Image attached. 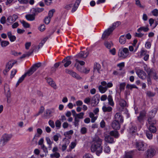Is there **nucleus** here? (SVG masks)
I'll return each instance as SVG.
<instances>
[{
	"mask_svg": "<svg viewBox=\"0 0 158 158\" xmlns=\"http://www.w3.org/2000/svg\"><path fill=\"white\" fill-rule=\"evenodd\" d=\"M102 139L98 136L94 137L93 139L91 150L92 152H96V154L99 156L102 151Z\"/></svg>",
	"mask_w": 158,
	"mask_h": 158,
	"instance_id": "1",
	"label": "nucleus"
},
{
	"mask_svg": "<svg viewBox=\"0 0 158 158\" xmlns=\"http://www.w3.org/2000/svg\"><path fill=\"white\" fill-rule=\"evenodd\" d=\"M121 24L119 21H117L113 23L112 26L110 27L107 30H106L102 36V38L104 39L107 38L108 36L113 32L114 30L117 27H118Z\"/></svg>",
	"mask_w": 158,
	"mask_h": 158,
	"instance_id": "2",
	"label": "nucleus"
},
{
	"mask_svg": "<svg viewBox=\"0 0 158 158\" xmlns=\"http://www.w3.org/2000/svg\"><path fill=\"white\" fill-rule=\"evenodd\" d=\"M12 135L7 134H3L1 137L0 146L3 147L9 141L12 137Z\"/></svg>",
	"mask_w": 158,
	"mask_h": 158,
	"instance_id": "3",
	"label": "nucleus"
},
{
	"mask_svg": "<svg viewBox=\"0 0 158 158\" xmlns=\"http://www.w3.org/2000/svg\"><path fill=\"white\" fill-rule=\"evenodd\" d=\"M129 53L128 49L125 48L119 49L118 55L119 57L122 59H125L128 56Z\"/></svg>",
	"mask_w": 158,
	"mask_h": 158,
	"instance_id": "4",
	"label": "nucleus"
},
{
	"mask_svg": "<svg viewBox=\"0 0 158 158\" xmlns=\"http://www.w3.org/2000/svg\"><path fill=\"white\" fill-rule=\"evenodd\" d=\"M136 148L139 151H144L146 148L144 143L142 141H137L135 143Z\"/></svg>",
	"mask_w": 158,
	"mask_h": 158,
	"instance_id": "5",
	"label": "nucleus"
},
{
	"mask_svg": "<svg viewBox=\"0 0 158 158\" xmlns=\"http://www.w3.org/2000/svg\"><path fill=\"white\" fill-rule=\"evenodd\" d=\"M89 52L88 51H82L80 52L75 57L76 58L79 59H82L86 58L88 56Z\"/></svg>",
	"mask_w": 158,
	"mask_h": 158,
	"instance_id": "6",
	"label": "nucleus"
},
{
	"mask_svg": "<svg viewBox=\"0 0 158 158\" xmlns=\"http://www.w3.org/2000/svg\"><path fill=\"white\" fill-rule=\"evenodd\" d=\"M156 151L153 148H150L147 150L145 152V157L146 158H151L155 154Z\"/></svg>",
	"mask_w": 158,
	"mask_h": 158,
	"instance_id": "7",
	"label": "nucleus"
},
{
	"mask_svg": "<svg viewBox=\"0 0 158 158\" xmlns=\"http://www.w3.org/2000/svg\"><path fill=\"white\" fill-rule=\"evenodd\" d=\"M136 73L138 76L142 79H144L146 77V74L143 70L135 69Z\"/></svg>",
	"mask_w": 158,
	"mask_h": 158,
	"instance_id": "8",
	"label": "nucleus"
},
{
	"mask_svg": "<svg viewBox=\"0 0 158 158\" xmlns=\"http://www.w3.org/2000/svg\"><path fill=\"white\" fill-rule=\"evenodd\" d=\"M18 18V15L16 14H14L12 15L9 16L7 19V22L10 24H12L15 22Z\"/></svg>",
	"mask_w": 158,
	"mask_h": 158,
	"instance_id": "9",
	"label": "nucleus"
},
{
	"mask_svg": "<svg viewBox=\"0 0 158 158\" xmlns=\"http://www.w3.org/2000/svg\"><path fill=\"white\" fill-rule=\"evenodd\" d=\"M15 64V63L13 61H9L6 65L5 69L3 73L5 74V72L6 73L8 72L12 68Z\"/></svg>",
	"mask_w": 158,
	"mask_h": 158,
	"instance_id": "10",
	"label": "nucleus"
},
{
	"mask_svg": "<svg viewBox=\"0 0 158 158\" xmlns=\"http://www.w3.org/2000/svg\"><path fill=\"white\" fill-rule=\"evenodd\" d=\"M128 131L130 135L134 136L136 134L137 127L135 126L131 125L128 130Z\"/></svg>",
	"mask_w": 158,
	"mask_h": 158,
	"instance_id": "11",
	"label": "nucleus"
},
{
	"mask_svg": "<svg viewBox=\"0 0 158 158\" xmlns=\"http://www.w3.org/2000/svg\"><path fill=\"white\" fill-rule=\"evenodd\" d=\"M70 59V56H68L62 60V62L64 63V65L65 67H68L71 64L72 62Z\"/></svg>",
	"mask_w": 158,
	"mask_h": 158,
	"instance_id": "12",
	"label": "nucleus"
},
{
	"mask_svg": "<svg viewBox=\"0 0 158 158\" xmlns=\"http://www.w3.org/2000/svg\"><path fill=\"white\" fill-rule=\"evenodd\" d=\"M115 120L120 123H123V119L121 114L120 113H117L114 115Z\"/></svg>",
	"mask_w": 158,
	"mask_h": 158,
	"instance_id": "13",
	"label": "nucleus"
},
{
	"mask_svg": "<svg viewBox=\"0 0 158 158\" xmlns=\"http://www.w3.org/2000/svg\"><path fill=\"white\" fill-rule=\"evenodd\" d=\"M54 112V110L47 109L46 110L44 114V117L45 118H50L51 116V114Z\"/></svg>",
	"mask_w": 158,
	"mask_h": 158,
	"instance_id": "14",
	"label": "nucleus"
},
{
	"mask_svg": "<svg viewBox=\"0 0 158 158\" xmlns=\"http://www.w3.org/2000/svg\"><path fill=\"white\" fill-rule=\"evenodd\" d=\"M46 79L47 82L51 86V87L53 88L54 89H57V87L56 85L52 78H47Z\"/></svg>",
	"mask_w": 158,
	"mask_h": 158,
	"instance_id": "15",
	"label": "nucleus"
},
{
	"mask_svg": "<svg viewBox=\"0 0 158 158\" xmlns=\"http://www.w3.org/2000/svg\"><path fill=\"white\" fill-rule=\"evenodd\" d=\"M120 122L114 120L112 123V127L113 129L115 130H119L120 128Z\"/></svg>",
	"mask_w": 158,
	"mask_h": 158,
	"instance_id": "16",
	"label": "nucleus"
},
{
	"mask_svg": "<svg viewBox=\"0 0 158 158\" xmlns=\"http://www.w3.org/2000/svg\"><path fill=\"white\" fill-rule=\"evenodd\" d=\"M146 115V112L145 110H142L140 112L139 116L137 117L138 120L140 122L142 121Z\"/></svg>",
	"mask_w": 158,
	"mask_h": 158,
	"instance_id": "17",
	"label": "nucleus"
},
{
	"mask_svg": "<svg viewBox=\"0 0 158 158\" xmlns=\"http://www.w3.org/2000/svg\"><path fill=\"white\" fill-rule=\"evenodd\" d=\"M105 140L107 143H114V139L110 135H106L105 137Z\"/></svg>",
	"mask_w": 158,
	"mask_h": 158,
	"instance_id": "18",
	"label": "nucleus"
},
{
	"mask_svg": "<svg viewBox=\"0 0 158 158\" xmlns=\"http://www.w3.org/2000/svg\"><path fill=\"white\" fill-rule=\"evenodd\" d=\"M64 140L65 142L62 146L61 149L62 151H64L66 150L68 146L70 143L69 140V139H66V138L64 139L63 140Z\"/></svg>",
	"mask_w": 158,
	"mask_h": 158,
	"instance_id": "19",
	"label": "nucleus"
},
{
	"mask_svg": "<svg viewBox=\"0 0 158 158\" xmlns=\"http://www.w3.org/2000/svg\"><path fill=\"white\" fill-rule=\"evenodd\" d=\"M81 0H76L75 3L73 6V8L72 10V12H74L77 9Z\"/></svg>",
	"mask_w": 158,
	"mask_h": 158,
	"instance_id": "20",
	"label": "nucleus"
},
{
	"mask_svg": "<svg viewBox=\"0 0 158 158\" xmlns=\"http://www.w3.org/2000/svg\"><path fill=\"white\" fill-rule=\"evenodd\" d=\"M7 35L10 41L11 42H14L16 40V37L14 35H13L11 31H9L7 33Z\"/></svg>",
	"mask_w": 158,
	"mask_h": 158,
	"instance_id": "21",
	"label": "nucleus"
},
{
	"mask_svg": "<svg viewBox=\"0 0 158 158\" xmlns=\"http://www.w3.org/2000/svg\"><path fill=\"white\" fill-rule=\"evenodd\" d=\"M101 69V66L97 62L94 63L93 67V71L94 72L96 70L98 73H100Z\"/></svg>",
	"mask_w": 158,
	"mask_h": 158,
	"instance_id": "22",
	"label": "nucleus"
},
{
	"mask_svg": "<svg viewBox=\"0 0 158 158\" xmlns=\"http://www.w3.org/2000/svg\"><path fill=\"white\" fill-rule=\"evenodd\" d=\"M148 26V25L146 27H141L137 29V31L139 32H140L142 31L144 32H148L149 30Z\"/></svg>",
	"mask_w": 158,
	"mask_h": 158,
	"instance_id": "23",
	"label": "nucleus"
},
{
	"mask_svg": "<svg viewBox=\"0 0 158 158\" xmlns=\"http://www.w3.org/2000/svg\"><path fill=\"white\" fill-rule=\"evenodd\" d=\"M153 117L149 116L148 121L150 126L153 125L156 123V121Z\"/></svg>",
	"mask_w": 158,
	"mask_h": 158,
	"instance_id": "24",
	"label": "nucleus"
},
{
	"mask_svg": "<svg viewBox=\"0 0 158 158\" xmlns=\"http://www.w3.org/2000/svg\"><path fill=\"white\" fill-rule=\"evenodd\" d=\"M102 110L103 112H110L112 110V108L110 106H107L106 105H104L102 107Z\"/></svg>",
	"mask_w": 158,
	"mask_h": 158,
	"instance_id": "25",
	"label": "nucleus"
},
{
	"mask_svg": "<svg viewBox=\"0 0 158 158\" xmlns=\"http://www.w3.org/2000/svg\"><path fill=\"white\" fill-rule=\"evenodd\" d=\"M146 72L148 76L151 77L152 76H153V75H155L156 72L155 71L152 69L148 68V69H147Z\"/></svg>",
	"mask_w": 158,
	"mask_h": 158,
	"instance_id": "26",
	"label": "nucleus"
},
{
	"mask_svg": "<svg viewBox=\"0 0 158 158\" xmlns=\"http://www.w3.org/2000/svg\"><path fill=\"white\" fill-rule=\"evenodd\" d=\"M101 84L103 86H106L107 89L108 88L112 87L113 85V84L112 82H110L107 83L106 82L104 81H102L101 82Z\"/></svg>",
	"mask_w": 158,
	"mask_h": 158,
	"instance_id": "27",
	"label": "nucleus"
},
{
	"mask_svg": "<svg viewBox=\"0 0 158 158\" xmlns=\"http://www.w3.org/2000/svg\"><path fill=\"white\" fill-rule=\"evenodd\" d=\"M109 134L111 136H113L115 138H118L119 136V134L117 131H111L110 132Z\"/></svg>",
	"mask_w": 158,
	"mask_h": 158,
	"instance_id": "28",
	"label": "nucleus"
},
{
	"mask_svg": "<svg viewBox=\"0 0 158 158\" xmlns=\"http://www.w3.org/2000/svg\"><path fill=\"white\" fill-rule=\"evenodd\" d=\"M25 18L28 21H32L35 19V15L27 14L25 15Z\"/></svg>",
	"mask_w": 158,
	"mask_h": 158,
	"instance_id": "29",
	"label": "nucleus"
},
{
	"mask_svg": "<svg viewBox=\"0 0 158 158\" xmlns=\"http://www.w3.org/2000/svg\"><path fill=\"white\" fill-rule=\"evenodd\" d=\"M98 88L100 92L102 94L105 93L107 89L106 86H103L102 85L99 86Z\"/></svg>",
	"mask_w": 158,
	"mask_h": 158,
	"instance_id": "30",
	"label": "nucleus"
},
{
	"mask_svg": "<svg viewBox=\"0 0 158 158\" xmlns=\"http://www.w3.org/2000/svg\"><path fill=\"white\" fill-rule=\"evenodd\" d=\"M70 75L74 78H76L78 80H81L82 78L78 74L73 71H72Z\"/></svg>",
	"mask_w": 158,
	"mask_h": 158,
	"instance_id": "31",
	"label": "nucleus"
},
{
	"mask_svg": "<svg viewBox=\"0 0 158 158\" xmlns=\"http://www.w3.org/2000/svg\"><path fill=\"white\" fill-rule=\"evenodd\" d=\"M107 100L108 101L109 104L112 106H114V103L113 101L112 96L111 95H109L107 97Z\"/></svg>",
	"mask_w": 158,
	"mask_h": 158,
	"instance_id": "32",
	"label": "nucleus"
},
{
	"mask_svg": "<svg viewBox=\"0 0 158 158\" xmlns=\"http://www.w3.org/2000/svg\"><path fill=\"white\" fill-rule=\"evenodd\" d=\"M36 69H35L33 67H31L30 69L24 74H26V76L28 75L30 76L32 75L35 71Z\"/></svg>",
	"mask_w": 158,
	"mask_h": 158,
	"instance_id": "33",
	"label": "nucleus"
},
{
	"mask_svg": "<svg viewBox=\"0 0 158 158\" xmlns=\"http://www.w3.org/2000/svg\"><path fill=\"white\" fill-rule=\"evenodd\" d=\"M157 111V108H155L149 112V116L154 117Z\"/></svg>",
	"mask_w": 158,
	"mask_h": 158,
	"instance_id": "34",
	"label": "nucleus"
},
{
	"mask_svg": "<svg viewBox=\"0 0 158 158\" xmlns=\"http://www.w3.org/2000/svg\"><path fill=\"white\" fill-rule=\"evenodd\" d=\"M126 39L124 35L120 36L119 39V42L122 44H124L126 41Z\"/></svg>",
	"mask_w": 158,
	"mask_h": 158,
	"instance_id": "35",
	"label": "nucleus"
},
{
	"mask_svg": "<svg viewBox=\"0 0 158 158\" xmlns=\"http://www.w3.org/2000/svg\"><path fill=\"white\" fill-rule=\"evenodd\" d=\"M119 102V104L121 107L123 108L127 106L126 102L124 100L120 99Z\"/></svg>",
	"mask_w": 158,
	"mask_h": 158,
	"instance_id": "36",
	"label": "nucleus"
},
{
	"mask_svg": "<svg viewBox=\"0 0 158 158\" xmlns=\"http://www.w3.org/2000/svg\"><path fill=\"white\" fill-rule=\"evenodd\" d=\"M149 130L150 131L154 133L156 131V129L155 127L153 125L150 126L149 127Z\"/></svg>",
	"mask_w": 158,
	"mask_h": 158,
	"instance_id": "37",
	"label": "nucleus"
},
{
	"mask_svg": "<svg viewBox=\"0 0 158 158\" xmlns=\"http://www.w3.org/2000/svg\"><path fill=\"white\" fill-rule=\"evenodd\" d=\"M104 151L106 153H109L110 152V147L107 145L106 143L104 144Z\"/></svg>",
	"mask_w": 158,
	"mask_h": 158,
	"instance_id": "38",
	"label": "nucleus"
},
{
	"mask_svg": "<svg viewBox=\"0 0 158 158\" xmlns=\"http://www.w3.org/2000/svg\"><path fill=\"white\" fill-rule=\"evenodd\" d=\"M152 133L149 131H146V135L147 137L149 139H151L152 138Z\"/></svg>",
	"mask_w": 158,
	"mask_h": 158,
	"instance_id": "39",
	"label": "nucleus"
},
{
	"mask_svg": "<svg viewBox=\"0 0 158 158\" xmlns=\"http://www.w3.org/2000/svg\"><path fill=\"white\" fill-rule=\"evenodd\" d=\"M50 157L52 158L55 157L56 158H59L60 156V153L57 152H54V153L50 154Z\"/></svg>",
	"mask_w": 158,
	"mask_h": 158,
	"instance_id": "40",
	"label": "nucleus"
},
{
	"mask_svg": "<svg viewBox=\"0 0 158 158\" xmlns=\"http://www.w3.org/2000/svg\"><path fill=\"white\" fill-rule=\"evenodd\" d=\"M147 96L148 97H153L155 95V93L150 91H148L146 93Z\"/></svg>",
	"mask_w": 158,
	"mask_h": 158,
	"instance_id": "41",
	"label": "nucleus"
},
{
	"mask_svg": "<svg viewBox=\"0 0 158 158\" xmlns=\"http://www.w3.org/2000/svg\"><path fill=\"white\" fill-rule=\"evenodd\" d=\"M97 100L98 102L99 101V99L97 98V95H96L93 96L91 100L92 103H94V104H96L97 102Z\"/></svg>",
	"mask_w": 158,
	"mask_h": 158,
	"instance_id": "42",
	"label": "nucleus"
},
{
	"mask_svg": "<svg viewBox=\"0 0 158 158\" xmlns=\"http://www.w3.org/2000/svg\"><path fill=\"white\" fill-rule=\"evenodd\" d=\"M104 44L106 47L108 49H110L113 46V44L111 42H106Z\"/></svg>",
	"mask_w": 158,
	"mask_h": 158,
	"instance_id": "43",
	"label": "nucleus"
},
{
	"mask_svg": "<svg viewBox=\"0 0 158 158\" xmlns=\"http://www.w3.org/2000/svg\"><path fill=\"white\" fill-rule=\"evenodd\" d=\"M74 66L76 67V69L80 72H81L82 70L83 67H81L78 63H76L74 65Z\"/></svg>",
	"mask_w": 158,
	"mask_h": 158,
	"instance_id": "44",
	"label": "nucleus"
},
{
	"mask_svg": "<svg viewBox=\"0 0 158 158\" xmlns=\"http://www.w3.org/2000/svg\"><path fill=\"white\" fill-rule=\"evenodd\" d=\"M21 23L22 24L23 26L26 28H29L30 27V24L24 20L21 21Z\"/></svg>",
	"mask_w": 158,
	"mask_h": 158,
	"instance_id": "45",
	"label": "nucleus"
},
{
	"mask_svg": "<svg viewBox=\"0 0 158 158\" xmlns=\"http://www.w3.org/2000/svg\"><path fill=\"white\" fill-rule=\"evenodd\" d=\"M84 114V113L81 112L79 114H77L76 115V116H75V117H76L77 118H78V119H82L83 118Z\"/></svg>",
	"mask_w": 158,
	"mask_h": 158,
	"instance_id": "46",
	"label": "nucleus"
},
{
	"mask_svg": "<svg viewBox=\"0 0 158 158\" xmlns=\"http://www.w3.org/2000/svg\"><path fill=\"white\" fill-rule=\"evenodd\" d=\"M79 122L80 120L78 119V118H77L76 117L74 118V121L73 122V123L75 127L78 126Z\"/></svg>",
	"mask_w": 158,
	"mask_h": 158,
	"instance_id": "47",
	"label": "nucleus"
},
{
	"mask_svg": "<svg viewBox=\"0 0 158 158\" xmlns=\"http://www.w3.org/2000/svg\"><path fill=\"white\" fill-rule=\"evenodd\" d=\"M9 44V42L7 41H2L1 42V46L2 47H5Z\"/></svg>",
	"mask_w": 158,
	"mask_h": 158,
	"instance_id": "48",
	"label": "nucleus"
},
{
	"mask_svg": "<svg viewBox=\"0 0 158 158\" xmlns=\"http://www.w3.org/2000/svg\"><path fill=\"white\" fill-rule=\"evenodd\" d=\"M147 51L144 50H141L140 52V55L139 56V57H141L143 56H145L147 54Z\"/></svg>",
	"mask_w": 158,
	"mask_h": 158,
	"instance_id": "49",
	"label": "nucleus"
},
{
	"mask_svg": "<svg viewBox=\"0 0 158 158\" xmlns=\"http://www.w3.org/2000/svg\"><path fill=\"white\" fill-rule=\"evenodd\" d=\"M89 71L90 69L89 68L83 67L81 72L85 74H87L89 72Z\"/></svg>",
	"mask_w": 158,
	"mask_h": 158,
	"instance_id": "50",
	"label": "nucleus"
},
{
	"mask_svg": "<svg viewBox=\"0 0 158 158\" xmlns=\"http://www.w3.org/2000/svg\"><path fill=\"white\" fill-rule=\"evenodd\" d=\"M4 91H5V92H6V91H7L8 92V93L7 94V95H6V97H7V98H10V93L9 92L10 89H9V87H7L6 86H4Z\"/></svg>",
	"mask_w": 158,
	"mask_h": 158,
	"instance_id": "51",
	"label": "nucleus"
},
{
	"mask_svg": "<svg viewBox=\"0 0 158 158\" xmlns=\"http://www.w3.org/2000/svg\"><path fill=\"white\" fill-rule=\"evenodd\" d=\"M78 58H76L75 59V61L76 63H78L79 64H80L81 65L83 66L85 65V63L84 61L82 60H79Z\"/></svg>",
	"mask_w": 158,
	"mask_h": 158,
	"instance_id": "52",
	"label": "nucleus"
},
{
	"mask_svg": "<svg viewBox=\"0 0 158 158\" xmlns=\"http://www.w3.org/2000/svg\"><path fill=\"white\" fill-rule=\"evenodd\" d=\"M41 148L43 150V152L45 154V156L47 155V154L48 153V151L47 148L43 144L41 145Z\"/></svg>",
	"mask_w": 158,
	"mask_h": 158,
	"instance_id": "53",
	"label": "nucleus"
},
{
	"mask_svg": "<svg viewBox=\"0 0 158 158\" xmlns=\"http://www.w3.org/2000/svg\"><path fill=\"white\" fill-rule=\"evenodd\" d=\"M126 88L131 89L133 88H137V87L135 85H129L128 84L126 86Z\"/></svg>",
	"mask_w": 158,
	"mask_h": 158,
	"instance_id": "54",
	"label": "nucleus"
},
{
	"mask_svg": "<svg viewBox=\"0 0 158 158\" xmlns=\"http://www.w3.org/2000/svg\"><path fill=\"white\" fill-rule=\"evenodd\" d=\"M152 15L155 16H157L158 15V10L155 9L152 11Z\"/></svg>",
	"mask_w": 158,
	"mask_h": 158,
	"instance_id": "55",
	"label": "nucleus"
},
{
	"mask_svg": "<svg viewBox=\"0 0 158 158\" xmlns=\"http://www.w3.org/2000/svg\"><path fill=\"white\" fill-rule=\"evenodd\" d=\"M55 12V10L54 9H52V10H50L49 11L48 17L51 18L52 17L53 14Z\"/></svg>",
	"mask_w": 158,
	"mask_h": 158,
	"instance_id": "56",
	"label": "nucleus"
},
{
	"mask_svg": "<svg viewBox=\"0 0 158 158\" xmlns=\"http://www.w3.org/2000/svg\"><path fill=\"white\" fill-rule=\"evenodd\" d=\"M135 4L138 7L141 8H143L144 7L141 5L140 1L139 0H135Z\"/></svg>",
	"mask_w": 158,
	"mask_h": 158,
	"instance_id": "57",
	"label": "nucleus"
},
{
	"mask_svg": "<svg viewBox=\"0 0 158 158\" xmlns=\"http://www.w3.org/2000/svg\"><path fill=\"white\" fill-rule=\"evenodd\" d=\"M126 84L125 83H121L120 85L119 89L120 91L123 90L124 89Z\"/></svg>",
	"mask_w": 158,
	"mask_h": 158,
	"instance_id": "58",
	"label": "nucleus"
},
{
	"mask_svg": "<svg viewBox=\"0 0 158 158\" xmlns=\"http://www.w3.org/2000/svg\"><path fill=\"white\" fill-rule=\"evenodd\" d=\"M41 65V63H38L34 64L32 67H33L35 69L37 70V69L40 67Z\"/></svg>",
	"mask_w": 158,
	"mask_h": 158,
	"instance_id": "59",
	"label": "nucleus"
},
{
	"mask_svg": "<svg viewBox=\"0 0 158 158\" xmlns=\"http://www.w3.org/2000/svg\"><path fill=\"white\" fill-rule=\"evenodd\" d=\"M87 129L85 127H82L81 130V132L82 134H85L87 132Z\"/></svg>",
	"mask_w": 158,
	"mask_h": 158,
	"instance_id": "60",
	"label": "nucleus"
},
{
	"mask_svg": "<svg viewBox=\"0 0 158 158\" xmlns=\"http://www.w3.org/2000/svg\"><path fill=\"white\" fill-rule=\"evenodd\" d=\"M6 18L5 16H2L0 20V23L2 24H4L6 22Z\"/></svg>",
	"mask_w": 158,
	"mask_h": 158,
	"instance_id": "61",
	"label": "nucleus"
},
{
	"mask_svg": "<svg viewBox=\"0 0 158 158\" xmlns=\"http://www.w3.org/2000/svg\"><path fill=\"white\" fill-rule=\"evenodd\" d=\"M48 124L52 128H54L55 127L54 123L53 121L49 120L48 121Z\"/></svg>",
	"mask_w": 158,
	"mask_h": 158,
	"instance_id": "62",
	"label": "nucleus"
},
{
	"mask_svg": "<svg viewBox=\"0 0 158 158\" xmlns=\"http://www.w3.org/2000/svg\"><path fill=\"white\" fill-rule=\"evenodd\" d=\"M51 19V18H50L48 16L46 17L44 19L45 23L47 24H49L50 23Z\"/></svg>",
	"mask_w": 158,
	"mask_h": 158,
	"instance_id": "63",
	"label": "nucleus"
},
{
	"mask_svg": "<svg viewBox=\"0 0 158 158\" xmlns=\"http://www.w3.org/2000/svg\"><path fill=\"white\" fill-rule=\"evenodd\" d=\"M83 158H93L92 156L90 154L86 153L83 156Z\"/></svg>",
	"mask_w": 158,
	"mask_h": 158,
	"instance_id": "64",
	"label": "nucleus"
}]
</instances>
